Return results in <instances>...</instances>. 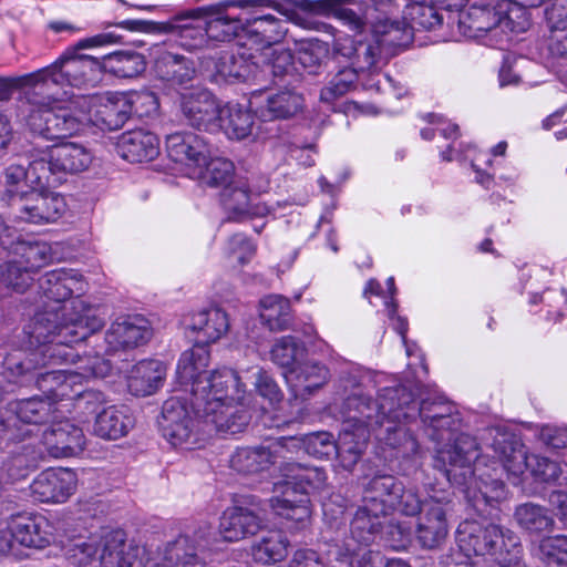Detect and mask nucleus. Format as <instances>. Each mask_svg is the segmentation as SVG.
<instances>
[{
	"label": "nucleus",
	"instance_id": "nucleus-50",
	"mask_svg": "<svg viewBox=\"0 0 567 567\" xmlns=\"http://www.w3.org/2000/svg\"><path fill=\"white\" fill-rule=\"evenodd\" d=\"M515 520L525 530L539 534L551 532L555 526V519L548 509L535 503H524L516 507L514 513Z\"/></svg>",
	"mask_w": 567,
	"mask_h": 567
},
{
	"label": "nucleus",
	"instance_id": "nucleus-16",
	"mask_svg": "<svg viewBox=\"0 0 567 567\" xmlns=\"http://www.w3.org/2000/svg\"><path fill=\"white\" fill-rule=\"evenodd\" d=\"M9 432L7 435H14V440H9L2 434L0 439L12 442L22 443V445L11 452V456L3 462L0 471L3 474V483L19 481L28 475L31 467H35L38 462L43 458V450L37 444V440L32 439V429L16 427L4 421Z\"/></svg>",
	"mask_w": 567,
	"mask_h": 567
},
{
	"label": "nucleus",
	"instance_id": "nucleus-45",
	"mask_svg": "<svg viewBox=\"0 0 567 567\" xmlns=\"http://www.w3.org/2000/svg\"><path fill=\"white\" fill-rule=\"evenodd\" d=\"M260 320L270 331H284L292 323L290 300L280 295H269L260 300Z\"/></svg>",
	"mask_w": 567,
	"mask_h": 567
},
{
	"label": "nucleus",
	"instance_id": "nucleus-39",
	"mask_svg": "<svg viewBox=\"0 0 567 567\" xmlns=\"http://www.w3.org/2000/svg\"><path fill=\"white\" fill-rule=\"evenodd\" d=\"M134 426V419L125 406H109L97 413L93 433L104 440H118Z\"/></svg>",
	"mask_w": 567,
	"mask_h": 567
},
{
	"label": "nucleus",
	"instance_id": "nucleus-56",
	"mask_svg": "<svg viewBox=\"0 0 567 567\" xmlns=\"http://www.w3.org/2000/svg\"><path fill=\"white\" fill-rule=\"evenodd\" d=\"M342 54L353 60V68L357 69L362 76L365 72L372 74L375 70H379L381 49L378 43L360 42L353 45V41H351L349 51L342 52Z\"/></svg>",
	"mask_w": 567,
	"mask_h": 567
},
{
	"label": "nucleus",
	"instance_id": "nucleus-15",
	"mask_svg": "<svg viewBox=\"0 0 567 567\" xmlns=\"http://www.w3.org/2000/svg\"><path fill=\"white\" fill-rule=\"evenodd\" d=\"M178 106L187 125L207 132H218L220 105L208 90L202 86H185L179 93Z\"/></svg>",
	"mask_w": 567,
	"mask_h": 567
},
{
	"label": "nucleus",
	"instance_id": "nucleus-29",
	"mask_svg": "<svg viewBox=\"0 0 567 567\" xmlns=\"http://www.w3.org/2000/svg\"><path fill=\"white\" fill-rule=\"evenodd\" d=\"M498 1L474 2L458 16V31L467 38H480L498 29Z\"/></svg>",
	"mask_w": 567,
	"mask_h": 567
},
{
	"label": "nucleus",
	"instance_id": "nucleus-42",
	"mask_svg": "<svg viewBox=\"0 0 567 567\" xmlns=\"http://www.w3.org/2000/svg\"><path fill=\"white\" fill-rule=\"evenodd\" d=\"M9 411L25 425H39L50 421L55 412L54 402L39 395L9 403Z\"/></svg>",
	"mask_w": 567,
	"mask_h": 567
},
{
	"label": "nucleus",
	"instance_id": "nucleus-60",
	"mask_svg": "<svg viewBox=\"0 0 567 567\" xmlns=\"http://www.w3.org/2000/svg\"><path fill=\"white\" fill-rule=\"evenodd\" d=\"M172 29L178 31L182 45L188 50L199 49L206 41L205 23L203 24L198 19L177 17L172 24Z\"/></svg>",
	"mask_w": 567,
	"mask_h": 567
},
{
	"label": "nucleus",
	"instance_id": "nucleus-59",
	"mask_svg": "<svg viewBox=\"0 0 567 567\" xmlns=\"http://www.w3.org/2000/svg\"><path fill=\"white\" fill-rule=\"evenodd\" d=\"M306 352L303 343L292 336L279 338L274 344L270 357L272 362L287 370L298 363V359Z\"/></svg>",
	"mask_w": 567,
	"mask_h": 567
},
{
	"label": "nucleus",
	"instance_id": "nucleus-54",
	"mask_svg": "<svg viewBox=\"0 0 567 567\" xmlns=\"http://www.w3.org/2000/svg\"><path fill=\"white\" fill-rule=\"evenodd\" d=\"M204 184L218 187L231 184V177L234 174V164L226 158H212L206 163L195 167L193 172Z\"/></svg>",
	"mask_w": 567,
	"mask_h": 567
},
{
	"label": "nucleus",
	"instance_id": "nucleus-52",
	"mask_svg": "<svg viewBox=\"0 0 567 567\" xmlns=\"http://www.w3.org/2000/svg\"><path fill=\"white\" fill-rule=\"evenodd\" d=\"M252 54L246 55L243 53H235L233 51H224L217 58H212L216 75L221 79L229 80H245L250 72L249 59Z\"/></svg>",
	"mask_w": 567,
	"mask_h": 567
},
{
	"label": "nucleus",
	"instance_id": "nucleus-40",
	"mask_svg": "<svg viewBox=\"0 0 567 567\" xmlns=\"http://www.w3.org/2000/svg\"><path fill=\"white\" fill-rule=\"evenodd\" d=\"M285 21L271 14L246 18L245 37L259 48L279 42L286 34Z\"/></svg>",
	"mask_w": 567,
	"mask_h": 567
},
{
	"label": "nucleus",
	"instance_id": "nucleus-18",
	"mask_svg": "<svg viewBox=\"0 0 567 567\" xmlns=\"http://www.w3.org/2000/svg\"><path fill=\"white\" fill-rule=\"evenodd\" d=\"M297 445L293 439H277L268 446L239 447L230 456V467L238 473L255 474L268 470L279 458L286 460L285 449Z\"/></svg>",
	"mask_w": 567,
	"mask_h": 567
},
{
	"label": "nucleus",
	"instance_id": "nucleus-28",
	"mask_svg": "<svg viewBox=\"0 0 567 567\" xmlns=\"http://www.w3.org/2000/svg\"><path fill=\"white\" fill-rule=\"evenodd\" d=\"M86 284L74 270L54 269L39 278V289L43 296L56 303L64 302L73 295L84 293Z\"/></svg>",
	"mask_w": 567,
	"mask_h": 567
},
{
	"label": "nucleus",
	"instance_id": "nucleus-35",
	"mask_svg": "<svg viewBox=\"0 0 567 567\" xmlns=\"http://www.w3.org/2000/svg\"><path fill=\"white\" fill-rule=\"evenodd\" d=\"M369 437V429L359 427V430H354L349 425H342L339 437L336 440L334 455L343 470H353L367 447Z\"/></svg>",
	"mask_w": 567,
	"mask_h": 567
},
{
	"label": "nucleus",
	"instance_id": "nucleus-10",
	"mask_svg": "<svg viewBox=\"0 0 567 567\" xmlns=\"http://www.w3.org/2000/svg\"><path fill=\"white\" fill-rule=\"evenodd\" d=\"M38 155L44 162L49 188L61 185L70 175L89 169L94 159L92 150L76 142L38 147Z\"/></svg>",
	"mask_w": 567,
	"mask_h": 567
},
{
	"label": "nucleus",
	"instance_id": "nucleus-55",
	"mask_svg": "<svg viewBox=\"0 0 567 567\" xmlns=\"http://www.w3.org/2000/svg\"><path fill=\"white\" fill-rule=\"evenodd\" d=\"M498 29L504 32L522 33L530 25L526 8L511 0H498Z\"/></svg>",
	"mask_w": 567,
	"mask_h": 567
},
{
	"label": "nucleus",
	"instance_id": "nucleus-14",
	"mask_svg": "<svg viewBox=\"0 0 567 567\" xmlns=\"http://www.w3.org/2000/svg\"><path fill=\"white\" fill-rule=\"evenodd\" d=\"M451 502L450 493L434 491L429 494L415 528L416 539L423 548L434 549L445 542L449 534L446 514L451 509Z\"/></svg>",
	"mask_w": 567,
	"mask_h": 567
},
{
	"label": "nucleus",
	"instance_id": "nucleus-22",
	"mask_svg": "<svg viewBox=\"0 0 567 567\" xmlns=\"http://www.w3.org/2000/svg\"><path fill=\"white\" fill-rule=\"evenodd\" d=\"M151 338L148 321L140 316L116 319L105 333V353L133 349Z\"/></svg>",
	"mask_w": 567,
	"mask_h": 567
},
{
	"label": "nucleus",
	"instance_id": "nucleus-33",
	"mask_svg": "<svg viewBox=\"0 0 567 567\" xmlns=\"http://www.w3.org/2000/svg\"><path fill=\"white\" fill-rule=\"evenodd\" d=\"M143 549L127 544L118 533L110 534L103 542L101 567H143Z\"/></svg>",
	"mask_w": 567,
	"mask_h": 567
},
{
	"label": "nucleus",
	"instance_id": "nucleus-1",
	"mask_svg": "<svg viewBox=\"0 0 567 567\" xmlns=\"http://www.w3.org/2000/svg\"><path fill=\"white\" fill-rule=\"evenodd\" d=\"M492 439L489 447L497 460L487 464L480 455L476 440L458 434L453 444L437 449L436 462L441 464L446 480L463 488L473 506L481 511V504L494 506L506 498V486L501 478L507 473L513 484H518L520 476L530 470L533 476L542 482H556L563 474L560 464L548 457L527 456L520 440L511 432L499 429L488 430Z\"/></svg>",
	"mask_w": 567,
	"mask_h": 567
},
{
	"label": "nucleus",
	"instance_id": "nucleus-58",
	"mask_svg": "<svg viewBox=\"0 0 567 567\" xmlns=\"http://www.w3.org/2000/svg\"><path fill=\"white\" fill-rule=\"evenodd\" d=\"M413 404L416 406L415 419L419 416L423 426L437 427L436 422L441 417L444 419L445 423L451 422V413L455 412V408L443 398L425 399L420 404L413 398Z\"/></svg>",
	"mask_w": 567,
	"mask_h": 567
},
{
	"label": "nucleus",
	"instance_id": "nucleus-12",
	"mask_svg": "<svg viewBox=\"0 0 567 567\" xmlns=\"http://www.w3.org/2000/svg\"><path fill=\"white\" fill-rule=\"evenodd\" d=\"M370 494L380 498L377 504L379 513L390 514L392 511H399L406 516L419 514L429 495L421 498L413 488H405L403 484L392 475H375L369 482Z\"/></svg>",
	"mask_w": 567,
	"mask_h": 567
},
{
	"label": "nucleus",
	"instance_id": "nucleus-4",
	"mask_svg": "<svg viewBox=\"0 0 567 567\" xmlns=\"http://www.w3.org/2000/svg\"><path fill=\"white\" fill-rule=\"evenodd\" d=\"M121 41L122 35L114 31L82 39L51 65L25 75L23 83L31 86L35 93L48 94V96L52 95L53 87H95L102 81L100 60L87 54H79L78 51L116 44Z\"/></svg>",
	"mask_w": 567,
	"mask_h": 567
},
{
	"label": "nucleus",
	"instance_id": "nucleus-7",
	"mask_svg": "<svg viewBox=\"0 0 567 567\" xmlns=\"http://www.w3.org/2000/svg\"><path fill=\"white\" fill-rule=\"evenodd\" d=\"M349 414L343 424L359 430H370V434L384 426L389 416H415L416 406L413 404V393L404 385L383 389L378 399L367 395H353L347 400Z\"/></svg>",
	"mask_w": 567,
	"mask_h": 567
},
{
	"label": "nucleus",
	"instance_id": "nucleus-51",
	"mask_svg": "<svg viewBox=\"0 0 567 567\" xmlns=\"http://www.w3.org/2000/svg\"><path fill=\"white\" fill-rule=\"evenodd\" d=\"M281 439H293L298 442L297 445H288L285 449L286 455L295 453L301 447L306 450L309 455L318 458H328L334 455L336 440L329 432H315L305 436H281Z\"/></svg>",
	"mask_w": 567,
	"mask_h": 567
},
{
	"label": "nucleus",
	"instance_id": "nucleus-21",
	"mask_svg": "<svg viewBox=\"0 0 567 567\" xmlns=\"http://www.w3.org/2000/svg\"><path fill=\"white\" fill-rule=\"evenodd\" d=\"M76 488V475L69 468H49L41 472L31 483L34 501L40 503H64Z\"/></svg>",
	"mask_w": 567,
	"mask_h": 567
},
{
	"label": "nucleus",
	"instance_id": "nucleus-38",
	"mask_svg": "<svg viewBox=\"0 0 567 567\" xmlns=\"http://www.w3.org/2000/svg\"><path fill=\"white\" fill-rule=\"evenodd\" d=\"M220 202L229 221H241L259 214L258 208L251 205L249 186L241 179L224 187Z\"/></svg>",
	"mask_w": 567,
	"mask_h": 567
},
{
	"label": "nucleus",
	"instance_id": "nucleus-63",
	"mask_svg": "<svg viewBox=\"0 0 567 567\" xmlns=\"http://www.w3.org/2000/svg\"><path fill=\"white\" fill-rule=\"evenodd\" d=\"M227 250L230 256H236L241 265L249 261L255 255L256 246L243 234H235L227 241Z\"/></svg>",
	"mask_w": 567,
	"mask_h": 567
},
{
	"label": "nucleus",
	"instance_id": "nucleus-6",
	"mask_svg": "<svg viewBox=\"0 0 567 567\" xmlns=\"http://www.w3.org/2000/svg\"><path fill=\"white\" fill-rule=\"evenodd\" d=\"M456 545L478 558L489 555L498 566L516 564L523 553L514 532L487 520L462 522L456 530Z\"/></svg>",
	"mask_w": 567,
	"mask_h": 567
},
{
	"label": "nucleus",
	"instance_id": "nucleus-19",
	"mask_svg": "<svg viewBox=\"0 0 567 567\" xmlns=\"http://www.w3.org/2000/svg\"><path fill=\"white\" fill-rule=\"evenodd\" d=\"M275 496L270 499L275 513L301 527L306 526L311 517L310 498L299 485L289 477H284L274 485Z\"/></svg>",
	"mask_w": 567,
	"mask_h": 567
},
{
	"label": "nucleus",
	"instance_id": "nucleus-64",
	"mask_svg": "<svg viewBox=\"0 0 567 567\" xmlns=\"http://www.w3.org/2000/svg\"><path fill=\"white\" fill-rule=\"evenodd\" d=\"M409 14L412 17V20L425 29H433L442 24V17L430 2L413 6Z\"/></svg>",
	"mask_w": 567,
	"mask_h": 567
},
{
	"label": "nucleus",
	"instance_id": "nucleus-27",
	"mask_svg": "<svg viewBox=\"0 0 567 567\" xmlns=\"http://www.w3.org/2000/svg\"><path fill=\"white\" fill-rule=\"evenodd\" d=\"M116 153L127 162L153 161L159 153L157 136L142 128L122 133L115 144Z\"/></svg>",
	"mask_w": 567,
	"mask_h": 567
},
{
	"label": "nucleus",
	"instance_id": "nucleus-30",
	"mask_svg": "<svg viewBox=\"0 0 567 567\" xmlns=\"http://www.w3.org/2000/svg\"><path fill=\"white\" fill-rule=\"evenodd\" d=\"M264 526V519L254 511L234 506L227 508L219 522V533L227 542H238L256 535Z\"/></svg>",
	"mask_w": 567,
	"mask_h": 567
},
{
	"label": "nucleus",
	"instance_id": "nucleus-2",
	"mask_svg": "<svg viewBox=\"0 0 567 567\" xmlns=\"http://www.w3.org/2000/svg\"><path fill=\"white\" fill-rule=\"evenodd\" d=\"M103 326V320L79 298L73 299L70 305L39 312L28 331L30 343L35 347L7 353L1 362L2 373L9 383L30 385L38 369L73 361V344L85 340Z\"/></svg>",
	"mask_w": 567,
	"mask_h": 567
},
{
	"label": "nucleus",
	"instance_id": "nucleus-41",
	"mask_svg": "<svg viewBox=\"0 0 567 567\" xmlns=\"http://www.w3.org/2000/svg\"><path fill=\"white\" fill-rule=\"evenodd\" d=\"M545 17L551 32L550 53L554 56L567 60V0H554L546 8Z\"/></svg>",
	"mask_w": 567,
	"mask_h": 567
},
{
	"label": "nucleus",
	"instance_id": "nucleus-48",
	"mask_svg": "<svg viewBox=\"0 0 567 567\" xmlns=\"http://www.w3.org/2000/svg\"><path fill=\"white\" fill-rule=\"evenodd\" d=\"M280 471L282 477L291 478L292 483L299 485L308 497L311 493L321 492L327 486V474L320 467L286 462L281 464Z\"/></svg>",
	"mask_w": 567,
	"mask_h": 567
},
{
	"label": "nucleus",
	"instance_id": "nucleus-23",
	"mask_svg": "<svg viewBox=\"0 0 567 567\" xmlns=\"http://www.w3.org/2000/svg\"><path fill=\"white\" fill-rule=\"evenodd\" d=\"M37 444L48 452L54 458L70 457L83 451L85 436L79 426L70 421H63L54 424L45 431L42 441L37 437Z\"/></svg>",
	"mask_w": 567,
	"mask_h": 567
},
{
	"label": "nucleus",
	"instance_id": "nucleus-11",
	"mask_svg": "<svg viewBox=\"0 0 567 567\" xmlns=\"http://www.w3.org/2000/svg\"><path fill=\"white\" fill-rule=\"evenodd\" d=\"M190 406L193 408L192 404ZM158 424L163 436L173 446L186 443L194 434L197 425H202V431L204 432L210 433L215 431L218 433L212 426L206 425L193 409L190 412L188 400L179 395H174L163 403Z\"/></svg>",
	"mask_w": 567,
	"mask_h": 567
},
{
	"label": "nucleus",
	"instance_id": "nucleus-25",
	"mask_svg": "<svg viewBox=\"0 0 567 567\" xmlns=\"http://www.w3.org/2000/svg\"><path fill=\"white\" fill-rule=\"evenodd\" d=\"M262 92H254L249 100L250 107L262 121L289 118L302 106V96L291 90L270 93L262 99Z\"/></svg>",
	"mask_w": 567,
	"mask_h": 567
},
{
	"label": "nucleus",
	"instance_id": "nucleus-34",
	"mask_svg": "<svg viewBox=\"0 0 567 567\" xmlns=\"http://www.w3.org/2000/svg\"><path fill=\"white\" fill-rule=\"evenodd\" d=\"M412 420H415V416H389L384 426H381L374 436L379 442L396 450L398 456H412L417 452L419 444L416 439L410 433V430L402 424V421L410 422Z\"/></svg>",
	"mask_w": 567,
	"mask_h": 567
},
{
	"label": "nucleus",
	"instance_id": "nucleus-3",
	"mask_svg": "<svg viewBox=\"0 0 567 567\" xmlns=\"http://www.w3.org/2000/svg\"><path fill=\"white\" fill-rule=\"evenodd\" d=\"M209 352L204 347L184 351L176 374L183 385H190L192 405L203 422L219 434L234 435L249 424L248 394L238 372L218 368L207 372Z\"/></svg>",
	"mask_w": 567,
	"mask_h": 567
},
{
	"label": "nucleus",
	"instance_id": "nucleus-8",
	"mask_svg": "<svg viewBox=\"0 0 567 567\" xmlns=\"http://www.w3.org/2000/svg\"><path fill=\"white\" fill-rule=\"evenodd\" d=\"M75 357L69 362L76 364L75 370H55L53 367L59 363L48 364L44 369H38L35 379L32 383L47 393L45 399L58 402L72 396V390L75 385H81L80 379L84 378H104L111 371L109 360L99 353L80 357L74 350Z\"/></svg>",
	"mask_w": 567,
	"mask_h": 567
},
{
	"label": "nucleus",
	"instance_id": "nucleus-32",
	"mask_svg": "<svg viewBox=\"0 0 567 567\" xmlns=\"http://www.w3.org/2000/svg\"><path fill=\"white\" fill-rule=\"evenodd\" d=\"M284 377L293 394L305 398L327 382L329 370L319 362L306 361L286 370Z\"/></svg>",
	"mask_w": 567,
	"mask_h": 567
},
{
	"label": "nucleus",
	"instance_id": "nucleus-47",
	"mask_svg": "<svg viewBox=\"0 0 567 567\" xmlns=\"http://www.w3.org/2000/svg\"><path fill=\"white\" fill-rule=\"evenodd\" d=\"M254 127V115L238 104L220 106L218 131H223L231 140L248 137Z\"/></svg>",
	"mask_w": 567,
	"mask_h": 567
},
{
	"label": "nucleus",
	"instance_id": "nucleus-49",
	"mask_svg": "<svg viewBox=\"0 0 567 567\" xmlns=\"http://www.w3.org/2000/svg\"><path fill=\"white\" fill-rule=\"evenodd\" d=\"M245 28L246 18L234 16L230 12L218 13L205 21L206 38L218 42H227L237 37H245Z\"/></svg>",
	"mask_w": 567,
	"mask_h": 567
},
{
	"label": "nucleus",
	"instance_id": "nucleus-62",
	"mask_svg": "<svg viewBox=\"0 0 567 567\" xmlns=\"http://www.w3.org/2000/svg\"><path fill=\"white\" fill-rule=\"evenodd\" d=\"M327 56V49L313 42L301 43L296 51L295 63L310 74H315L320 69L323 59Z\"/></svg>",
	"mask_w": 567,
	"mask_h": 567
},
{
	"label": "nucleus",
	"instance_id": "nucleus-13",
	"mask_svg": "<svg viewBox=\"0 0 567 567\" xmlns=\"http://www.w3.org/2000/svg\"><path fill=\"white\" fill-rule=\"evenodd\" d=\"M212 536L213 528L208 524L179 535L165 545L161 563L153 567H207L200 555L209 547Z\"/></svg>",
	"mask_w": 567,
	"mask_h": 567
},
{
	"label": "nucleus",
	"instance_id": "nucleus-61",
	"mask_svg": "<svg viewBox=\"0 0 567 567\" xmlns=\"http://www.w3.org/2000/svg\"><path fill=\"white\" fill-rule=\"evenodd\" d=\"M100 546L97 537L78 538L66 547L65 557L74 566H84L93 559Z\"/></svg>",
	"mask_w": 567,
	"mask_h": 567
},
{
	"label": "nucleus",
	"instance_id": "nucleus-20",
	"mask_svg": "<svg viewBox=\"0 0 567 567\" xmlns=\"http://www.w3.org/2000/svg\"><path fill=\"white\" fill-rule=\"evenodd\" d=\"M65 210L64 197L49 188L31 189L19 203V218L33 224L54 223Z\"/></svg>",
	"mask_w": 567,
	"mask_h": 567
},
{
	"label": "nucleus",
	"instance_id": "nucleus-31",
	"mask_svg": "<svg viewBox=\"0 0 567 567\" xmlns=\"http://www.w3.org/2000/svg\"><path fill=\"white\" fill-rule=\"evenodd\" d=\"M12 522L14 539L22 546L42 549L54 540V527L42 515H19Z\"/></svg>",
	"mask_w": 567,
	"mask_h": 567
},
{
	"label": "nucleus",
	"instance_id": "nucleus-44",
	"mask_svg": "<svg viewBox=\"0 0 567 567\" xmlns=\"http://www.w3.org/2000/svg\"><path fill=\"white\" fill-rule=\"evenodd\" d=\"M290 542L280 530H268L251 546L255 561L264 565L280 563L288 556Z\"/></svg>",
	"mask_w": 567,
	"mask_h": 567
},
{
	"label": "nucleus",
	"instance_id": "nucleus-43",
	"mask_svg": "<svg viewBox=\"0 0 567 567\" xmlns=\"http://www.w3.org/2000/svg\"><path fill=\"white\" fill-rule=\"evenodd\" d=\"M102 75L107 72L116 78H134L146 69V61L142 53L135 51H115L100 60Z\"/></svg>",
	"mask_w": 567,
	"mask_h": 567
},
{
	"label": "nucleus",
	"instance_id": "nucleus-5",
	"mask_svg": "<svg viewBox=\"0 0 567 567\" xmlns=\"http://www.w3.org/2000/svg\"><path fill=\"white\" fill-rule=\"evenodd\" d=\"M370 484L367 483L362 494V505L357 509L350 524V535L336 543L330 554L347 567H382L384 557L380 551L369 549L382 527V518L386 513H379L377 504L380 498L369 495Z\"/></svg>",
	"mask_w": 567,
	"mask_h": 567
},
{
	"label": "nucleus",
	"instance_id": "nucleus-26",
	"mask_svg": "<svg viewBox=\"0 0 567 567\" xmlns=\"http://www.w3.org/2000/svg\"><path fill=\"white\" fill-rule=\"evenodd\" d=\"M138 101H147L153 109L156 106V96L153 93H140L134 95L131 101L125 97L107 101L99 106L90 120L101 130H118L128 120L133 109L137 112Z\"/></svg>",
	"mask_w": 567,
	"mask_h": 567
},
{
	"label": "nucleus",
	"instance_id": "nucleus-46",
	"mask_svg": "<svg viewBox=\"0 0 567 567\" xmlns=\"http://www.w3.org/2000/svg\"><path fill=\"white\" fill-rule=\"evenodd\" d=\"M190 327L203 337L205 342L212 343L226 334L229 329V320L223 309L214 307L194 313Z\"/></svg>",
	"mask_w": 567,
	"mask_h": 567
},
{
	"label": "nucleus",
	"instance_id": "nucleus-9",
	"mask_svg": "<svg viewBox=\"0 0 567 567\" xmlns=\"http://www.w3.org/2000/svg\"><path fill=\"white\" fill-rule=\"evenodd\" d=\"M54 93L48 96V102L35 105L29 113V128L45 140L66 138L81 132L86 117L69 104L58 103Z\"/></svg>",
	"mask_w": 567,
	"mask_h": 567
},
{
	"label": "nucleus",
	"instance_id": "nucleus-17",
	"mask_svg": "<svg viewBox=\"0 0 567 567\" xmlns=\"http://www.w3.org/2000/svg\"><path fill=\"white\" fill-rule=\"evenodd\" d=\"M29 167L11 164L4 171L6 189L10 197L19 198V203L31 189L49 188L44 162L38 155V146L27 152Z\"/></svg>",
	"mask_w": 567,
	"mask_h": 567
},
{
	"label": "nucleus",
	"instance_id": "nucleus-24",
	"mask_svg": "<svg viewBox=\"0 0 567 567\" xmlns=\"http://www.w3.org/2000/svg\"><path fill=\"white\" fill-rule=\"evenodd\" d=\"M166 152L168 157L186 167L195 171L206 163L209 157V148L205 140L196 133L177 131L166 136Z\"/></svg>",
	"mask_w": 567,
	"mask_h": 567
},
{
	"label": "nucleus",
	"instance_id": "nucleus-53",
	"mask_svg": "<svg viewBox=\"0 0 567 567\" xmlns=\"http://www.w3.org/2000/svg\"><path fill=\"white\" fill-rule=\"evenodd\" d=\"M532 553L548 567H567V536L544 537L533 546Z\"/></svg>",
	"mask_w": 567,
	"mask_h": 567
},
{
	"label": "nucleus",
	"instance_id": "nucleus-37",
	"mask_svg": "<svg viewBox=\"0 0 567 567\" xmlns=\"http://www.w3.org/2000/svg\"><path fill=\"white\" fill-rule=\"evenodd\" d=\"M154 72L157 78L173 85L185 86L195 76V68L184 55L159 50L155 56Z\"/></svg>",
	"mask_w": 567,
	"mask_h": 567
},
{
	"label": "nucleus",
	"instance_id": "nucleus-36",
	"mask_svg": "<svg viewBox=\"0 0 567 567\" xmlns=\"http://www.w3.org/2000/svg\"><path fill=\"white\" fill-rule=\"evenodd\" d=\"M166 367L158 360H143L135 364L127 379L130 392L135 396L155 393L164 382Z\"/></svg>",
	"mask_w": 567,
	"mask_h": 567
},
{
	"label": "nucleus",
	"instance_id": "nucleus-57",
	"mask_svg": "<svg viewBox=\"0 0 567 567\" xmlns=\"http://www.w3.org/2000/svg\"><path fill=\"white\" fill-rule=\"evenodd\" d=\"M361 76L362 75L353 66L339 70L328 84L322 87L320 100L326 103H332L351 91Z\"/></svg>",
	"mask_w": 567,
	"mask_h": 567
}]
</instances>
